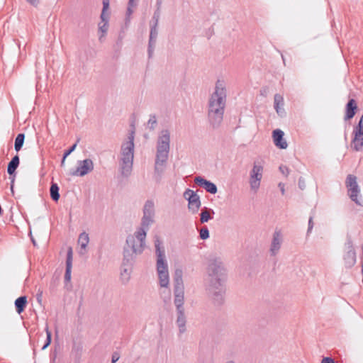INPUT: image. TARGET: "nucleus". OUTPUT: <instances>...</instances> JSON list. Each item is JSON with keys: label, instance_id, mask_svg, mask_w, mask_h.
Here are the masks:
<instances>
[{"label": "nucleus", "instance_id": "f257e3e1", "mask_svg": "<svg viewBox=\"0 0 363 363\" xmlns=\"http://www.w3.org/2000/svg\"><path fill=\"white\" fill-rule=\"evenodd\" d=\"M210 283L208 291L211 295L213 306L220 307L225 302L226 268L224 259L213 257L208 267Z\"/></svg>", "mask_w": 363, "mask_h": 363}, {"label": "nucleus", "instance_id": "f03ea898", "mask_svg": "<svg viewBox=\"0 0 363 363\" xmlns=\"http://www.w3.org/2000/svg\"><path fill=\"white\" fill-rule=\"evenodd\" d=\"M227 104V86L225 80L218 79L208 99V116L211 125L218 128L223 121Z\"/></svg>", "mask_w": 363, "mask_h": 363}, {"label": "nucleus", "instance_id": "7ed1b4c3", "mask_svg": "<svg viewBox=\"0 0 363 363\" xmlns=\"http://www.w3.org/2000/svg\"><path fill=\"white\" fill-rule=\"evenodd\" d=\"M145 238L146 233L143 230H136L133 235L127 237L123 250L125 262H134L136 256L143 252Z\"/></svg>", "mask_w": 363, "mask_h": 363}, {"label": "nucleus", "instance_id": "20e7f679", "mask_svg": "<svg viewBox=\"0 0 363 363\" xmlns=\"http://www.w3.org/2000/svg\"><path fill=\"white\" fill-rule=\"evenodd\" d=\"M134 138L135 131L133 130L129 133L127 140L123 142L121 148V171L123 177L130 175L134 158Z\"/></svg>", "mask_w": 363, "mask_h": 363}, {"label": "nucleus", "instance_id": "39448f33", "mask_svg": "<svg viewBox=\"0 0 363 363\" xmlns=\"http://www.w3.org/2000/svg\"><path fill=\"white\" fill-rule=\"evenodd\" d=\"M170 148V133L168 130L160 131L157 143L155 170L157 173L163 172Z\"/></svg>", "mask_w": 363, "mask_h": 363}, {"label": "nucleus", "instance_id": "423d86ee", "mask_svg": "<svg viewBox=\"0 0 363 363\" xmlns=\"http://www.w3.org/2000/svg\"><path fill=\"white\" fill-rule=\"evenodd\" d=\"M155 254L157 256V271L161 287H167L169 282L167 263L165 260V251L159 236L155 237Z\"/></svg>", "mask_w": 363, "mask_h": 363}, {"label": "nucleus", "instance_id": "0eeeda50", "mask_svg": "<svg viewBox=\"0 0 363 363\" xmlns=\"http://www.w3.org/2000/svg\"><path fill=\"white\" fill-rule=\"evenodd\" d=\"M182 277V269H177L174 274V303L177 312L184 311V286Z\"/></svg>", "mask_w": 363, "mask_h": 363}, {"label": "nucleus", "instance_id": "6e6552de", "mask_svg": "<svg viewBox=\"0 0 363 363\" xmlns=\"http://www.w3.org/2000/svg\"><path fill=\"white\" fill-rule=\"evenodd\" d=\"M264 164L262 160H255L252 168L249 173V185L253 193H257L260 187L264 173Z\"/></svg>", "mask_w": 363, "mask_h": 363}, {"label": "nucleus", "instance_id": "1a4fd4ad", "mask_svg": "<svg viewBox=\"0 0 363 363\" xmlns=\"http://www.w3.org/2000/svg\"><path fill=\"white\" fill-rule=\"evenodd\" d=\"M345 184L348 190L350 198L355 202L356 204L362 206L363 203L357 198L360 190L357 182V177L352 174H349L347 177Z\"/></svg>", "mask_w": 363, "mask_h": 363}, {"label": "nucleus", "instance_id": "9d476101", "mask_svg": "<svg viewBox=\"0 0 363 363\" xmlns=\"http://www.w3.org/2000/svg\"><path fill=\"white\" fill-rule=\"evenodd\" d=\"M184 197L188 201V208L193 213H196L200 206L201 201L197 194L191 189H186L184 193Z\"/></svg>", "mask_w": 363, "mask_h": 363}, {"label": "nucleus", "instance_id": "9b49d317", "mask_svg": "<svg viewBox=\"0 0 363 363\" xmlns=\"http://www.w3.org/2000/svg\"><path fill=\"white\" fill-rule=\"evenodd\" d=\"M354 138L352 146L356 151H359L363 146V115L362 116L358 125L354 129Z\"/></svg>", "mask_w": 363, "mask_h": 363}, {"label": "nucleus", "instance_id": "f8f14e48", "mask_svg": "<svg viewBox=\"0 0 363 363\" xmlns=\"http://www.w3.org/2000/svg\"><path fill=\"white\" fill-rule=\"evenodd\" d=\"M94 169V163L91 159H86L79 162V166L72 174L73 176L84 177Z\"/></svg>", "mask_w": 363, "mask_h": 363}, {"label": "nucleus", "instance_id": "ddd939ff", "mask_svg": "<svg viewBox=\"0 0 363 363\" xmlns=\"http://www.w3.org/2000/svg\"><path fill=\"white\" fill-rule=\"evenodd\" d=\"M282 235L280 231H275L273 233L272 240L270 245L269 252L271 256H276L281 249L282 243Z\"/></svg>", "mask_w": 363, "mask_h": 363}, {"label": "nucleus", "instance_id": "4468645a", "mask_svg": "<svg viewBox=\"0 0 363 363\" xmlns=\"http://www.w3.org/2000/svg\"><path fill=\"white\" fill-rule=\"evenodd\" d=\"M194 183L198 186L203 187L207 192L213 194L217 192L216 186L211 182L208 181L201 177H196L194 178Z\"/></svg>", "mask_w": 363, "mask_h": 363}, {"label": "nucleus", "instance_id": "2eb2a0df", "mask_svg": "<svg viewBox=\"0 0 363 363\" xmlns=\"http://www.w3.org/2000/svg\"><path fill=\"white\" fill-rule=\"evenodd\" d=\"M133 262H125V257H123L122 269L121 272V278L123 283H127L130 279Z\"/></svg>", "mask_w": 363, "mask_h": 363}, {"label": "nucleus", "instance_id": "dca6fc26", "mask_svg": "<svg viewBox=\"0 0 363 363\" xmlns=\"http://www.w3.org/2000/svg\"><path fill=\"white\" fill-rule=\"evenodd\" d=\"M273 140L275 145L281 149H286L288 146L287 143L283 138L284 132L279 129L273 131Z\"/></svg>", "mask_w": 363, "mask_h": 363}, {"label": "nucleus", "instance_id": "f3484780", "mask_svg": "<svg viewBox=\"0 0 363 363\" xmlns=\"http://www.w3.org/2000/svg\"><path fill=\"white\" fill-rule=\"evenodd\" d=\"M345 265L346 267L350 268L354 265L356 262V253L352 245L348 246V250L344 255Z\"/></svg>", "mask_w": 363, "mask_h": 363}, {"label": "nucleus", "instance_id": "a211bd4d", "mask_svg": "<svg viewBox=\"0 0 363 363\" xmlns=\"http://www.w3.org/2000/svg\"><path fill=\"white\" fill-rule=\"evenodd\" d=\"M155 206L152 201H147L143 207V218L154 220Z\"/></svg>", "mask_w": 363, "mask_h": 363}, {"label": "nucleus", "instance_id": "6ab92c4d", "mask_svg": "<svg viewBox=\"0 0 363 363\" xmlns=\"http://www.w3.org/2000/svg\"><path fill=\"white\" fill-rule=\"evenodd\" d=\"M72 267V249L69 247L67 251V259H66V270L65 274V281H69L71 280V272Z\"/></svg>", "mask_w": 363, "mask_h": 363}, {"label": "nucleus", "instance_id": "aec40b11", "mask_svg": "<svg viewBox=\"0 0 363 363\" xmlns=\"http://www.w3.org/2000/svg\"><path fill=\"white\" fill-rule=\"evenodd\" d=\"M284 106V98L279 94H276L274 97V107L276 110V112L279 116H283L284 114V110L283 108Z\"/></svg>", "mask_w": 363, "mask_h": 363}, {"label": "nucleus", "instance_id": "412c9836", "mask_svg": "<svg viewBox=\"0 0 363 363\" xmlns=\"http://www.w3.org/2000/svg\"><path fill=\"white\" fill-rule=\"evenodd\" d=\"M89 242V235L83 232L80 233L79 238H78V243L80 245V251L79 254L84 255L86 252V247Z\"/></svg>", "mask_w": 363, "mask_h": 363}, {"label": "nucleus", "instance_id": "4be33fe9", "mask_svg": "<svg viewBox=\"0 0 363 363\" xmlns=\"http://www.w3.org/2000/svg\"><path fill=\"white\" fill-rule=\"evenodd\" d=\"M176 323L179 328V333H184L186 330V319L184 311H177V312Z\"/></svg>", "mask_w": 363, "mask_h": 363}, {"label": "nucleus", "instance_id": "5701e85b", "mask_svg": "<svg viewBox=\"0 0 363 363\" xmlns=\"http://www.w3.org/2000/svg\"><path fill=\"white\" fill-rule=\"evenodd\" d=\"M357 108L356 101L350 99L346 106L345 120L351 119L355 114V110Z\"/></svg>", "mask_w": 363, "mask_h": 363}, {"label": "nucleus", "instance_id": "b1692460", "mask_svg": "<svg viewBox=\"0 0 363 363\" xmlns=\"http://www.w3.org/2000/svg\"><path fill=\"white\" fill-rule=\"evenodd\" d=\"M20 163L19 157L18 155H15L9 162L7 167V172L9 175L15 173Z\"/></svg>", "mask_w": 363, "mask_h": 363}, {"label": "nucleus", "instance_id": "393cba45", "mask_svg": "<svg viewBox=\"0 0 363 363\" xmlns=\"http://www.w3.org/2000/svg\"><path fill=\"white\" fill-rule=\"evenodd\" d=\"M26 305V296H20L15 301L16 310L18 314H21L25 310Z\"/></svg>", "mask_w": 363, "mask_h": 363}, {"label": "nucleus", "instance_id": "a878e982", "mask_svg": "<svg viewBox=\"0 0 363 363\" xmlns=\"http://www.w3.org/2000/svg\"><path fill=\"white\" fill-rule=\"evenodd\" d=\"M25 135L23 133H19L17 135L15 139L14 149L18 152H19L24 143Z\"/></svg>", "mask_w": 363, "mask_h": 363}, {"label": "nucleus", "instance_id": "bb28decb", "mask_svg": "<svg viewBox=\"0 0 363 363\" xmlns=\"http://www.w3.org/2000/svg\"><path fill=\"white\" fill-rule=\"evenodd\" d=\"M50 196L55 201H57L60 199L59 186L56 183H52L50 189Z\"/></svg>", "mask_w": 363, "mask_h": 363}, {"label": "nucleus", "instance_id": "cd10ccee", "mask_svg": "<svg viewBox=\"0 0 363 363\" xmlns=\"http://www.w3.org/2000/svg\"><path fill=\"white\" fill-rule=\"evenodd\" d=\"M108 22H100L99 23V31L101 33V35L99 36V39L100 41H102V38L105 36L106 33L108 31Z\"/></svg>", "mask_w": 363, "mask_h": 363}, {"label": "nucleus", "instance_id": "c85d7f7f", "mask_svg": "<svg viewBox=\"0 0 363 363\" xmlns=\"http://www.w3.org/2000/svg\"><path fill=\"white\" fill-rule=\"evenodd\" d=\"M154 223V220L145 219L142 218L141 220V225L137 230H143L146 234L147 231L149 230L150 226Z\"/></svg>", "mask_w": 363, "mask_h": 363}, {"label": "nucleus", "instance_id": "c756f323", "mask_svg": "<svg viewBox=\"0 0 363 363\" xmlns=\"http://www.w3.org/2000/svg\"><path fill=\"white\" fill-rule=\"evenodd\" d=\"M211 218L209 211L205 208L201 213V222L202 223L208 222Z\"/></svg>", "mask_w": 363, "mask_h": 363}, {"label": "nucleus", "instance_id": "7c9ffc66", "mask_svg": "<svg viewBox=\"0 0 363 363\" xmlns=\"http://www.w3.org/2000/svg\"><path fill=\"white\" fill-rule=\"evenodd\" d=\"M157 123V121L155 116H150V119L147 121L148 128L150 130H153L155 128Z\"/></svg>", "mask_w": 363, "mask_h": 363}, {"label": "nucleus", "instance_id": "2f4dec72", "mask_svg": "<svg viewBox=\"0 0 363 363\" xmlns=\"http://www.w3.org/2000/svg\"><path fill=\"white\" fill-rule=\"evenodd\" d=\"M155 43H156V40H155L154 38H150V39H149V45H148V55H149V57H151L152 54H153Z\"/></svg>", "mask_w": 363, "mask_h": 363}, {"label": "nucleus", "instance_id": "473e14b6", "mask_svg": "<svg viewBox=\"0 0 363 363\" xmlns=\"http://www.w3.org/2000/svg\"><path fill=\"white\" fill-rule=\"evenodd\" d=\"M137 1L135 0H129L128 6L127 9V14L128 16L131 15L133 12V8L136 7Z\"/></svg>", "mask_w": 363, "mask_h": 363}, {"label": "nucleus", "instance_id": "72a5a7b5", "mask_svg": "<svg viewBox=\"0 0 363 363\" xmlns=\"http://www.w3.org/2000/svg\"><path fill=\"white\" fill-rule=\"evenodd\" d=\"M45 331H46L47 338H46V342L42 348L43 350H45V348H47L50 345V342H51V332L49 330L48 327L46 328Z\"/></svg>", "mask_w": 363, "mask_h": 363}, {"label": "nucleus", "instance_id": "f704fd0d", "mask_svg": "<svg viewBox=\"0 0 363 363\" xmlns=\"http://www.w3.org/2000/svg\"><path fill=\"white\" fill-rule=\"evenodd\" d=\"M209 237V232L206 227H204L200 230V238L202 240H206Z\"/></svg>", "mask_w": 363, "mask_h": 363}, {"label": "nucleus", "instance_id": "c9c22d12", "mask_svg": "<svg viewBox=\"0 0 363 363\" xmlns=\"http://www.w3.org/2000/svg\"><path fill=\"white\" fill-rule=\"evenodd\" d=\"M157 27V26H156V25H153L151 26L150 33V38H154L155 40H157V34H158Z\"/></svg>", "mask_w": 363, "mask_h": 363}, {"label": "nucleus", "instance_id": "e433bc0d", "mask_svg": "<svg viewBox=\"0 0 363 363\" xmlns=\"http://www.w3.org/2000/svg\"><path fill=\"white\" fill-rule=\"evenodd\" d=\"M160 16V9H158V8H157L156 11L154 13L153 17H152L153 20L155 21L154 25H156V26H157Z\"/></svg>", "mask_w": 363, "mask_h": 363}, {"label": "nucleus", "instance_id": "4c0bfd02", "mask_svg": "<svg viewBox=\"0 0 363 363\" xmlns=\"http://www.w3.org/2000/svg\"><path fill=\"white\" fill-rule=\"evenodd\" d=\"M77 143L74 144L68 150L64 153V160L66 159L76 148Z\"/></svg>", "mask_w": 363, "mask_h": 363}, {"label": "nucleus", "instance_id": "58836bf2", "mask_svg": "<svg viewBox=\"0 0 363 363\" xmlns=\"http://www.w3.org/2000/svg\"><path fill=\"white\" fill-rule=\"evenodd\" d=\"M106 11H104L102 9L101 14V22L108 21V15L106 14Z\"/></svg>", "mask_w": 363, "mask_h": 363}, {"label": "nucleus", "instance_id": "ea45409f", "mask_svg": "<svg viewBox=\"0 0 363 363\" xmlns=\"http://www.w3.org/2000/svg\"><path fill=\"white\" fill-rule=\"evenodd\" d=\"M279 170L285 176H288V174H289V169L286 166H284V165L280 166Z\"/></svg>", "mask_w": 363, "mask_h": 363}, {"label": "nucleus", "instance_id": "a19ab883", "mask_svg": "<svg viewBox=\"0 0 363 363\" xmlns=\"http://www.w3.org/2000/svg\"><path fill=\"white\" fill-rule=\"evenodd\" d=\"M42 297H43V291L38 289V293L36 294V300L39 304H42Z\"/></svg>", "mask_w": 363, "mask_h": 363}, {"label": "nucleus", "instance_id": "79ce46f5", "mask_svg": "<svg viewBox=\"0 0 363 363\" xmlns=\"http://www.w3.org/2000/svg\"><path fill=\"white\" fill-rule=\"evenodd\" d=\"M321 363H336V362L331 357H323L321 360Z\"/></svg>", "mask_w": 363, "mask_h": 363}, {"label": "nucleus", "instance_id": "37998d69", "mask_svg": "<svg viewBox=\"0 0 363 363\" xmlns=\"http://www.w3.org/2000/svg\"><path fill=\"white\" fill-rule=\"evenodd\" d=\"M120 358V355L117 352H114L113 354H112V361H111V363H116Z\"/></svg>", "mask_w": 363, "mask_h": 363}, {"label": "nucleus", "instance_id": "c03bdc74", "mask_svg": "<svg viewBox=\"0 0 363 363\" xmlns=\"http://www.w3.org/2000/svg\"><path fill=\"white\" fill-rule=\"evenodd\" d=\"M102 3L104 11H107L109 8V0H102Z\"/></svg>", "mask_w": 363, "mask_h": 363}, {"label": "nucleus", "instance_id": "a18cd8bd", "mask_svg": "<svg viewBox=\"0 0 363 363\" xmlns=\"http://www.w3.org/2000/svg\"><path fill=\"white\" fill-rule=\"evenodd\" d=\"M30 4L37 6L39 4V0H26Z\"/></svg>", "mask_w": 363, "mask_h": 363}, {"label": "nucleus", "instance_id": "49530a36", "mask_svg": "<svg viewBox=\"0 0 363 363\" xmlns=\"http://www.w3.org/2000/svg\"><path fill=\"white\" fill-rule=\"evenodd\" d=\"M313 227V218L311 217L308 221V232H310Z\"/></svg>", "mask_w": 363, "mask_h": 363}, {"label": "nucleus", "instance_id": "de8ad7c7", "mask_svg": "<svg viewBox=\"0 0 363 363\" xmlns=\"http://www.w3.org/2000/svg\"><path fill=\"white\" fill-rule=\"evenodd\" d=\"M279 187L281 190V192L282 194V195H284L285 194V189H284V184H282V183H279Z\"/></svg>", "mask_w": 363, "mask_h": 363}, {"label": "nucleus", "instance_id": "09e8293b", "mask_svg": "<svg viewBox=\"0 0 363 363\" xmlns=\"http://www.w3.org/2000/svg\"><path fill=\"white\" fill-rule=\"evenodd\" d=\"M162 4V0H157L156 7L158 8V9H160Z\"/></svg>", "mask_w": 363, "mask_h": 363}, {"label": "nucleus", "instance_id": "8fccbe9b", "mask_svg": "<svg viewBox=\"0 0 363 363\" xmlns=\"http://www.w3.org/2000/svg\"><path fill=\"white\" fill-rule=\"evenodd\" d=\"M11 182H12V184H11V189L13 191V183L14 182V178L12 179Z\"/></svg>", "mask_w": 363, "mask_h": 363}, {"label": "nucleus", "instance_id": "3c124183", "mask_svg": "<svg viewBox=\"0 0 363 363\" xmlns=\"http://www.w3.org/2000/svg\"><path fill=\"white\" fill-rule=\"evenodd\" d=\"M65 160H64V157H63L62 160V162H61V166H63L65 164Z\"/></svg>", "mask_w": 363, "mask_h": 363}, {"label": "nucleus", "instance_id": "603ef678", "mask_svg": "<svg viewBox=\"0 0 363 363\" xmlns=\"http://www.w3.org/2000/svg\"><path fill=\"white\" fill-rule=\"evenodd\" d=\"M31 240H32L33 245H36L35 241V240L32 237H31Z\"/></svg>", "mask_w": 363, "mask_h": 363}, {"label": "nucleus", "instance_id": "864d4df0", "mask_svg": "<svg viewBox=\"0 0 363 363\" xmlns=\"http://www.w3.org/2000/svg\"><path fill=\"white\" fill-rule=\"evenodd\" d=\"M228 363H235V362L233 360H230V361H228Z\"/></svg>", "mask_w": 363, "mask_h": 363}, {"label": "nucleus", "instance_id": "5fc2aeb1", "mask_svg": "<svg viewBox=\"0 0 363 363\" xmlns=\"http://www.w3.org/2000/svg\"><path fill=\"white\" fill-rule=\"evenodd\" d=\"M298 185H299V186H300L301 188H302V186H301V182H299Z\"/></svg>", "mask_w": 363, "mask_h": 363}]
</instances>
